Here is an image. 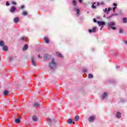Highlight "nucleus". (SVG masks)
<instances>
[{
	"mask_svg": "<svg viewBox=\"0 0 127 127\" xmlns=\"http://www.w3.org/2000/svg\"><path fill=\"white\" fill-rule=\"evenodd\" d=\"M76 13L77 14H80V9H76Z\"/></svg>",
	"mask_w": 127,
	"mask_h": 127,
	"instance_id": "nucleus-29",
	"label": "nucleus"
},
{
	"mask_svg": "<svg viewBox=\"0 0 127 127\" xmlns=\"http://www.w3.org/2000/svg\"><path fill=\"white\" fill-rule=\"evenodd\" d=\"M0 60H1V59L0 58Z\"/></svg>",
	"mask_w": 127,
	"mask_h": 127,
	"instance_id": "nucleus-50",
	"label": "nucleus"
},
{
	"mask_svg": "<svg viewBox=\"0 0 127 127\" xmlns=\"http://www.w3.org/2000/svg\"><path fill=\"white\" fill-rule=\"evenodd\" d=\"M56 55L58 57H60V58H63V56H62V55H61L59 52H57Z\"/></svg>",
	"mask_w": 127,
	"mask_h": 127,
	"instance_id": "nucleus-15",
	"label": "nucleus"
},
{
	"mask_svg": "<svg viewBox=\"0 0 127 127\" xmlns=\"http://www.w3.org/2000/svg\"><path fill=\"white\" fill-rule=\"evenodd\" d=\"M105 15H104V17H105Z\"/></svg>",
	"mask_w": 127,
	"mask_h": 127,
	"instance_id": "nucleus-51",
	"label": "nucleus"
},
{
	"mask_svg": "<svg viewBox=\"0 0 127 127\" xmlns=\"http://www.w3.org/2000/svg\"><path fill=\"white\" fill-rule=\"evenodd\" d=\"M119 33H124V29L122 28L119 29Z\"/></svg>",
	"mask_w": 127,
	"mask_h": 127,
	"instance_id": "nucleus-26",
	"label": "nucleus"
},
{
	"mask_svg": "<svg viewBox=\"0 0 127 127\" xmlns=\"http://www.w3.org/2000/svg\"><path fill=\"white\" fill-rule=\"evenodd\" d=\"M107 25L108 27H111V28H112V29H113V30H116V29H117V28L116 27H113L115 26V25H116V23L115 22H110L107 23Z\"/></svg>",
	"mask_w": 127,
	"mask_h": 127,
	"instance_id": "nucleus-1",
	"label": "nucleus"
},
{
	"mask_svg": "<svg viewBox=\"0 0 127 127\" xmlns=\"http://www.w3.org/2000/svg\"><path fill=\"white\" fill-rule=\"evenodd\" d=\"M116 9H117V7H114L113 8V10L114 12H115V11H116Z\"/></svg>",
	"mask_w": 127,
	"mask_h": 127,
	"instance_id": "nucleus-33",
	"label": "nucleus"
},
{
	"mask_svg": "<svg viewBox=\"0 0 127 127\" xmlns=\"http://www.w3.org/2000/svg\"><path fill=\"white\" fill-rule=\"evenodd\" d=\"M123 23H127V18H124L123 19Z\"/></svg>",
	"mask_w": 127,
	"mask_h": 127,
	"instance_id": "nucleus-24",
	"label": "nucleus"
},
{
	"mask_svg": "<svg viewBox=\"0 0 127 127\" xmlns=\"http://www.w3.org/2000/svg\"><path fill=\"white\" fill-rule=\"evenodd\" d=\"M103 28H104V26H102L100 28V30H102Z\"/></svg>",
	"mask_w": 127,
	"mask_h": 127,
	"instance_id": "nucleus-42",
	"label": "nucleus"
},
{
	"mask_svg": "<svg viewBox=\"0 0 127 127\" xmlns=\"http://www.w3.org/2000/svg\"><path fill=\"white\" fill-rule=\"evenodd\" d=\"M14 22H15V23H18V22H19V18L17 17H15L14 19Z\"/></svg>",
	"mask_w": 127,
	"mask_h": 127,
	"instance_id": "nucleus-11",
	"label": "nucleus"
},
{
	"mask_svg": "<svg viewBox=\"0 0 127 127\" xmlns=\"http://www.w3.org/2000/svg\"><path fill=\"white\" fill-rule=\"evenodd\" d=\"M15 9H16V7L13 6L11 7L10 12H14L15 11Z\"/></svg>",
	"mask_w": 127,
	"mask_h": 127,
	"instance_id": "nucleus-9",
	"label": "nucleus"
},
{
	"mask_svg": "<svg viewBox=\"0 0 127 127\" xmlns=\"http://www.w3.org/2000/svg\"><path fill=\"white\" fill-rule=\"evenodd\" d=\"M113 15H118V14H117V13L113 14H112L110 17V18L112 17V16H113Z\"/></svg>",
	"mask_w": 127,
	"mask_h": 127,
	"instance_id": "nucleus-36",
	"label": "nucleus"
},
{
	"mask_svg": "<svg viewBox=\"0 0 127 127\" xmlns=\"http://www.w3.org/2000/svg\"><path fill=\"white\" fill-rule=\"evenodd\" d=\"M116 117L118 119H121V117H122V114L120 112H118L116 113Z\"/></svg>",
	"mask_w": 127,
	"mask_h": 127,
	"instance_id": "nucleus-10",
	"label": "nucleus"
},
{
	"mask_svg": "<svg viewBox=\"0 0 127 127\" xmlns=\"http://www.w3.org/2000/svg\"><path fill=\"white\" fill-rule=\"evenodd\" d=\"M83 72L84 73H86V72H87V70H86V69L83 70Z\"/></svg>",
	"mask_w": 127,
	"mask_h": 127,
	"instance_id": "nucleus-41",
	"label": "nucleus"
},
{
	"mask_svg": "<svg viewBox=\"0 0 127 127\" xmlns=\"http://www.w3.org/2000/svg\"><path fill=\"white\" fill-rule=\"evenodd\" d=\"M28 49V45H27V44H25L22 49V51H25L27 50Z\"/></svg>",
	"mask_w": 127,
	"mask_h": 127,
	"instance_id": "nucleus-12",
	"label": "nucleus"
},
{
	"mask_svg": "<svg viewBox=\"0 0 127 127\" xmlns=\"http://www.w3.org/2000/svg\"><path fill=\"white\" fill-rule=\"evenodd\" d=\"M107 97H108V94H107L106 92H104L102 95L101 98L102 99V100H105V99H106Z\"/></svg>",
	"mask_w": 127,
	"mask_h": 127,
	"instance_id": "nucleus-6",
	"label": "nucleus"
},
{
	"mask_svg": "<svg viewBox=\"0 0 127 127\" xmlns=\"http://www.w3.org/2000/svg\"><path fill=\"white\" fill-rule=\"evenodd\" d=\"M103 11H104V12H106V11H107V8H106L105 9H103Z\"/></svg>",
	"mask_w": 127,
	"mask_h": 127,
	"instance_id": "nucleus-37",
	"label": "nucleus"
},
{
	"mask_svg": "<svg viewBox=\"0 0 127 127\" xmlns=\"http://www.w3.org/2000/svg\"><path fill=\"white\" fill-rule=\"evenodd\" d=\"M38 57H39V58L42 59V57H40V55H38Z\"/></svg>",
	"mask_w": 127,
	"mask_h": 127,
	"instance_id": "nucleus-40",
	"label": "nucleus"
},
{
	"mask_svg": "<svg viewBox=\"0 0 127 127\" xmlns=\"http://www.w3.org/2000/svg\"><path fill=\"white\" fill-rule=\"evenodd\" d=\"M44 40L45 42H46V43H47V44H49V39L45 37V38H44Z\"/></svg>",
	"mask_w": 127,
	"mask_h": 127,
	"instance_id": "nucleus-14",
	"label": "nucleus"
},
{
	"mask_svg": "<svg viewBox=\"0 0 127 127\" xmlns=\"http://www.w3.org/2000/svg\"><path fill=\"white\" fill-rule=\"evenodd\" d=\"M6 5L7 6H8V5H9V2L8 1L6 2Z\"/></svg>",
	"mask_w": 127,
	"mask_h": 127,
	"instance_id": "nucleus-32",
	"label": "nucleus"
},
{
	"mask_svg": "<svg viewBox=\"0 0 127 127\" xmlns=\"http://www.w3.org/2000/svg\"><path fill=\"white\" fill-rule=\"evenodd\" d=\"M116 68H119V66H117Z\"/></svg>",
	"mask_w": 127,
	"mask_h": 127,
	"instance_id": "nucleus-49",
	"label": "nucleus"
},
{
	"mask_svg": "<svg viewBox=\"0 0 127 127\" xmlns=\"http://www.w3.org/2000/svg\"><path fill=\"white\" fill-rule=\"evenodd\" d=\"M22 14L24 16L27 15V12H26V11H24L22 12Z\"/></svg>",
	"mask_w": 127,
	"mask_h": 127,
	"instance_id": "nucleus-25",
	"label": "nucleus"
},
{
	"mask_svg": "<svg viewBox=\"0 0 127 127\" xmlns=\"http://www.w3.org/2000/svg\"><path fill=\"white\" fill-rule=\"evenodd\" d=\"M125 44H126V45H127V41H125Z\"/></svg>",
	"mask_w": 127,
	"mask_h": 127,
	"instance_id": "nucleus-45",
	"label": "nucleus"
},
{
	"mask_svg": "<svg viewBox=\"0 0 127 127\" xmlns=\"http://www.w3.org/2000/svg\"><path fill=\"white\" fill-rule=\"evenodd\" d=\"M100 5V2H97V6H99Z\"/></svg>",
	"mask_w": 127,
	"mask_h": 127,
	"instance_id": "nucleus-43",
	"label": "nucleus"
},
{
	"mask_svg": "<svg viewBox=\"0 0 127 127\" xmlns=\"http://www.w3.org/2000/svg\"><path fill=\"white\" fill-rule=\"evenodd\" d=\"M24 39H25V37H22L21 38V40H22V41H23V40H24Z\"/></svg>",
	"mask_w": 127,
	"mask_h": 127,
	"instance_id": "nucleus-34",
	"label": "nucleus"
},
{
	"mask_svg": "<svg viewBox=\"0 0 127 127\" xmlns=\"http://www.w3.org/2000/svg\"><path fill=\"white\" fill-rule=\"evenodd\" d=\"M97 22L99 26H101V25L103 26V25H106V22H105L104 21H98Z\"/></svg>",
	"mask_w": 127,
	"mask_h": 127,
	"instance_id": "nucleus-5",
	"label": "nucleus"
},
{
	"mask_svg": "<svg viewBox=\"0 0 127 127\" xmlns=\"http://www.w3.org/2000/svg\"><path fill=\"white\" fill-rule=\"evenodd\" d=\"M79 2H82V0H79Z\"/></svg>",
	"mask_w": 127,
	"mask_h": 127,
	"instance_id": "nucleus-47",
	"label": "nucleus"
},
{
	"mask_svg": "<svg viewBox=\"0 0 127 127\" xmlns=\"http://www.w3.org/2000/svg\"><path fill=\"white\" fill-rule=\"evenodd\" d=\"M49 66L51 69H54V68H56V63H55V60L54 59H52V62L49 64Z\"/></svg>",
	"mask_w": 127,
	"mask_h": 127,
	"instance_id": "nucleus-2",
	"label": "nucleus"
},
{
	"mask_svg": "<svg viewBox=\"0 0 127 127\" xmlns=\"http://www.w3.org/2000/svg\"><path fill=\"white\" fill-rule=\"evenodd\" d=\"M42 105V103H38V102H35L33 104V107L34 108H38V107H40Z\"/></svg>",
	"mask_w": 127,
	"mask_h": 127,
	"instance_id": "nucleus-4",
	"label": "nucleus"
},
{
	"mask_svg": "<svg viewBox=\"0 0 127 127\" xmlns=\"http://www.w3.org/2000/svg\"><path fill=\"white\" fill-rule=\"evenodd\" d=\"M32 121H33V122H37V121H38V118H37V117L36 116V115L33 116Z\"/></svg>",
	"mask_w": 127,
	"mask_h": 127,
	"instance_id": "nucleus-8",
	"label": "nucleus"
},
{
	"mask_svg": "<svg viewBox=\"0 0 127 127\" xmlns=\"http://www.w3.org/2000/svg\"><path fill=\"white\" fill-rule=\"evenodd\" d=\"M24 8V5H21V7L20 8V9H23Z\"/></svg>",
	"mask_w": 127,
	"mask_h": 127,
	"instance_id": "nucleus-35",
	"label": "nucleus"
},
{
	"mask_svg": "<svg viewBox=\"0 0 127 127\" xmlns=\"http://www.w3.org/2000/svg\"><path fill=\"white\" fill-rule=\"evenodd\" d=\"M97 29H98V28L95 27L92 29H89L88 32L89 33H95L97 32Z\"/></svg>",
	"mask_w": 127,
	"mask_h": 127,
	"instance_id": "nucleus-3",
	"label": "nucleus"
},
{
	"mask_svg": "<svg viewBox=\"0 0 127 127\" xmlns=\"http://www.w3.org/2000/svg\"><path fill=\"white\" fill-rule=\"evenodd\" d=\"M112 9V8L111 7H109L107 10V12L108 13L109 11H111V10Z\"/></svg>",
	"mask_w": 127,
	"mask_h": 127,
	"instance_id": "nucleus-31",
	"label": "nucleus"
},
{
	"mask_svg": "<svg viewBox=\"0 0 127 127\" xmlns=\"http://www.w3.org/2000/svg\"><path fill=\"white\" fill-rule=\"evenodd\" d=\"M9 94V92H8V91L7 90H5L4 92H3V95H7Z\"/></svg>",
	"mask_w": 127,
	"mask_h": 127,
	"instance_id": "nucleus-28",
	"label": "nucleus"
},
{
	"mask_svg": "<svg viewBox=\"0 0 127 127\" xmlns=\"http://www.w3.org/2000/svg\"><path fill=\"white\" fill-rule=\"evenodd\" d=\"M72 124H73V125H75V122H72Z\"/></svg>",
	"mask_w": 127,
	"mask_h": 127,
	"instance_id": "nucleus-48",
	"label": "nucleus"
},
{
	"mask_svg": "<svg viewBox=\"0 0 127 127\" xmlns=\"http://www.w3.org/2000/svg\"><path fill=\"white\" fill-rule=\"evenodd\" d=\"M0 46H4V42L2 41H0Z\"/></svg>",
	"mask_w": 127,
	"mask_h": 127,
	"instance_id": "nucleus-22",
	"label": "nucleus"
},
{
	"mask_svg": "<svg viewBox=\"0 0 127 127\" xmlns=\"http://www.w3.org/2000/svg\"><path fill=\"white\" fill-rule=\"evenodd\" d=\"M49 58V56L48 55H45L44 56V60H48Z\"/></svg>",
	"mask_w": 127,
	"mask_h": 127,
	"instance_id": "nucleus-16",
	"label": "nucleus"
},
{
	"mask_svg": "<svg viewBox=\"0 0 127 127\" xmlns=\"http://www.w3.org/2000/svg\"><path fill=\"white\" fill-rule=\"evenodd\" d=\"M72 119L69 118L67 120V124L71 125V124H72Z\"/></svg>",
	"mask_w": 127,
	"mask_h": 127,
	"instance_id": "nucleus-18",
	"label": "nucleus"
},
{
	"mask_svg": "<svg viewBox=\"0 0 127 127\" xmlns=\"http://www.w3.org/2000/svg\"><path fill=\"white\" fill-rule=\"evenodd\" d=\"M12 4H16V2H12Z\"/></svg>",
	"mask_w": 127,
	"mask_h": 127,
	"instance_id": "nucleus-44",
	"label": "nucleus"
},
{
	"mask_svg": "<svg viewBox=\"0 0 127 127\" xmlns=\"http://www.w3.org/2000/svg\"><path fill=\"white\" fill-rule=\"evenodd\" d=\"M95 4H96V2H93L92 3V8H93L94 9H96V6H95Z\"/></svg>",
	"mask_w": 127,
	"mask_h": 127,
	"instance_id": "nucleus-20",
	"label": "nucleus"
},
{
	"mask_svg": "<svg viewBox=\"0 0 127 127\" xmlns=\"http://www.w3.org/2000/svg\"><path fill=\"white\" fill-rule=\"evenodd\" d=\"M19 120H20V119H21V116H19Z\"/></svg>",
	"mask_w": 127,
	"mask_h": 127,
	"instance_id": "nucleus-46",
	"label": "nucleus"
},
{
	"mask_svg": "<svg viewBox=\"0 0 127 127\" xmlns=\"http://www.w3.org/2000/svg\"><path fill=\"white\" fill-rule=\"evenodd\" d=\"M3 49L4 51H7V47L6 46H3Z\"/></svg>",
	"mask_w": 127,
	"mask_h": 127,
	"instance_id": "nucleus-23",
	"label": "nucleus"
},
{
	"mask_svg": "<svg viewBox=\"0 0 127 127\" xmlns=\"http://www.w3.org/2000/svg\"><path fill=\"white\" fill-rule=\"evenodd\" d=\"M31 60H32V63L33 66H37L36 63L35 62V61H34V58L32 57L31 59Z\"/></svg>",
	"mask_w": 127,
	"mask_h": 127,
	"instance_id": "nucleus-13",
	"label": "nucleus"
},
{
	"mask_svg": "<svg viewBox=\"0 0 127 127\" xmlns=\"http://www.w3.org/2000/svg\"><path fill=\"white\" fill-rule=\"evenodd\" d=\"M93 77H94V76L92 74H88V77L89 78V79H92V78H93Z\"/></svg>",
	"mask_w": 127,
	"mask_h": 127,
	"instance_id": "nucleus-27",
	"label": "nucleus"
},
{
	"mask_svg": "<svg viewBox=\"0 0 127 127\" xmlns=\"http://www.w3.org/2000/svg\"><path fill=\"white\" fill-rule=\"evenodd\" d=\"M15 123H16V124H19V123H20V119H17L15 120Z\"/></svg>",
	"mask_w": 127,
	"mask_h": 127,
	"instance_id": "nucleus-21",
	"label": "nucleus"
},
{
	"mask_svg": "<svg viewBox=\"0 0 127 127\" xmlns=\"http://www.w3.org/2000/svg\"><path fill=\"white\" fill-rule=\"evenodd\" d=\"M113 5H114V6H117L118 5V4H117V3H113Z\"/></svg>",
	"mask_w": 127,
	"mask_h": 127,
	"instance_id": "nucleus-38",
	"label": "nucleus"
},
{
	"mask_svg": "<svg viewBox=\"0 0 127 127\" xmlns=\"http://www.w3.org/2000/svg\"><path fill=\"white\" fill-rule=\"evenodd\" d=\"M79 119H80V117L78 115L76 116L75 118H74V121L75 122H78L79 121Z\"/></svg>",
	"mask_w": 127,
	"mask_h": 127,
	"instance_id": "nucleus-17",
	"label": "nucleus"
},
{
	"mask_svg": "<svg viewBox=\"0 0 127 127\" xmlns=\"http://www.w3.org/2000/svg\"><path fill=\"white\" fill-rule=\"evenodd\" d=\"M93 21H94V22H97V20H96L95 18H94L93 19Z\"/></svg>",
	"mask_w": 127,
	"mask_h": 127,
	"instance_id": "nucleus-39",
	"label": "nucleus"
},
{
	"mask_svg": "<svg viewBox=\"0 0 127 127\" xmlns=\"http://www.w3.org/2000/svg\"><path fill=\"white\" fill-rule=\"evenodd\" d=\"M48 121H49V125L50 126H52V125L51 124V119H48Z\"/></svg>",
	"mask_w": 127,
	"mask_h": 127,
	"instance_id": "nucleus-30",
	"label": "nucleus"
},
{
	"mask_svg": "<svg viewBox=\"0 0 127 127\" xmlns=\"http://www.w3.org/2000/svg\"><path fill=\"white\" fill-rule=\"evenodd\" d=\"M72 4L74 7H76V6H77V3L76 2V0H73Z\"/></svg>",
	"mask_w": 127,
	"mask_h": 127,
	"instance_id": "nucleus-19",
	"label": "nucleus"
},
{
	"mask_svg": "<svg viewBox=\"0 0 127 127\" xmlns=\"http://www.w3.org/2000/svg\"><path fill=\"white\" fill-rule=\"evenodd\" d=\"M94 120H95V117L92 116L89 118V123H92L94 122Z\"/></svg>",
	"mask_w": 127,
	"mask_h": 127,
	"instance_id": "nucleus-7",
	"label": "nucleus"
}]
</instances>
